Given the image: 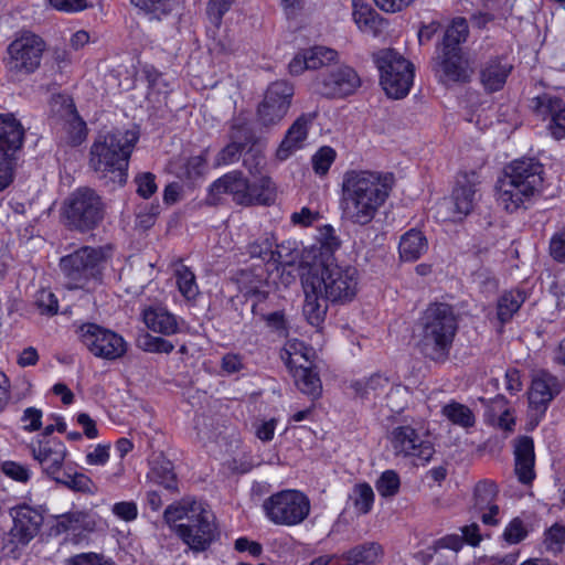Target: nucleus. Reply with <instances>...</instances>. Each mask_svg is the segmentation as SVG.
Listing matches in <instances>:
<instances>
[{
  "instance_id": "f257e3e1",
  "label": "nucleus",
  "mask_w": 565,
  "mask_h": 565,
  "mask_svg": "<svg viewBox=\"0 0 565 565\" xmlns=\"http://www.w3.org/2000/svg\"><path fill=\"white\" fill-rule=\"evenodd\" d=\"M305 294L303 315L313 327H320L328 312V302L344 305L358 294L359 271L350 265L333 262L315 263L301 276Z\"/></svg>"
},
{
  "instance_id": "f03ea898",
  "label": "nucleus",
  "mask_w": 565,
  "mask_h": 565,
  "mask_svg": "<svg viewBox=\"0 0 565 565\" xmlns=\"http://www.w3.org/2000/svg\"><path fill=\"white\" fill-rule=\"evenodd\" d=\"M394 185V175L372 170L351 169L341 183V220L352 225H369L385 204Z\"/></svg>"
},
{
  "instance_id": "7ed1b4c3",
  "label": "nucleus",
  "mask_w": 565,
  "mask_h": 565,
  "mask_svg": "<svg viewBox=\"0 0 565 565\" xmlns=\"http://www.w3.org/2000/svg\"><path fill=\"white\" fill-rule=\"evenodd\" d=\"M139 140L136 130H115L99 135L89 151V167L105 185L122 186L132 150Z\"/></svg>"
},
{
  "instance_id": "20e7f679",
  "label": "nucleus",
  "mask_w": 565,
  "mask_h": 565,
  "mask_svg": "<svg viewBox=\"0 0 565 565\" xmlns=\"http://www.w3.org/2000/svg\"><path fill=\"white\" fill-rule=\"evenodd\" d=\"M163 518L168 524H174L178 536L193 552L207 550L217 536L215 516L203 502L182 500L169 505Z\"/></svg>"
},
{
  "instance_id": "39448f33",
  "label": "nucleus",
  "mask_w": 565,
  "mask_h": 565,
  "mask_svg": "<svg viewBox=\"0 0 565 565\" xmlns=\"http://www.w3.org/2000/svg\"><path fill=\"white\" fill-rule=\"evenodd\" d=\"M457 329L458 322L451 306L441 302L428 306L419 322V351L433 361L446 360Z\"/></svg>"
},
{
  "instance_id": "423d86ee",
  "label": "nucleus",
  "mask_w": 565,
  "mask_h": 565,
  "mask_svg": "<svg viewBox=\"0 0 565 565\" xmlns=\"http://www.w3.org/2000/svg\"><path fill=\"white\" fill-rule=\"evenodd\" d=\"M543 166L535 159L514 160L500 181L498 201L507 211L513 212L533 196L543 183Z\"/></svg>"
},
{
  "instance_id": "0eeeda50",
  "label": "nucleus",
  "mask_w": 565,
  "mask_h": 565,
  "mask_svg": "<svg viewBox=\"0 0 565 565\" xmlns=\"http://www.w3.org/2000/svg\"><path fill=\"white\" fill-rule=\"evenodd\" d=\"M223 194H230L241 205H269L275 201L276 190L268 177L249 183L241 171H232L215 180L209 189V202L217 204Z\"/></svg>"
},
{
  "instance_id": "6e6552de",
  "label": "nucleus",
  "mask_w": 565,
  "mask_h": 565,
  "mask_svg": "<svg viewBox=\"0 0 565 565\" xmlns=\"http://www.w3.org/2000/svg\"><path fill=\"white\" fill-rule=\"evenodd\" d=\"M111 256L110 246H83L64 256L60 267L70 289H89L90 284L100 282L103 270Z\"/></svg>"
},
{
  "instance_id": "1a4fd4ad",
  "label": "nucleus",
  "mask_w": 565,
  "mask_h": 565,
  "mask_svg": "<svg viewBox=\"0 0 565 565\" xmlns=\"http://www.w3.org/2000/svg\"><path fill=\"white\" fill-rule=\"evenodd\" d=\"M105 213L106 204L102 196L87 186L72 192L63 205L66 225L82 233L96 228L103 222Z\"/></svg>"
},
{
  "instance_id": "9d476101",
  "label": "nucleus",
  "mask_w": 565,
  "mask_h": 565,
  "mask_svg": "<svg viewBox=\"0 0 565 565\" xmlns=\"http://www.w3.org/2000/svg\"><path fill=\"white\" fill-rule=\"evenodd\" d=\"M373 61L380 72V84L387 97H406L413 85L414 65L393 49L374 53Z\"/></svg>"
},
{
  "instance_id": "9b49d317",
  "label": "nucleus",
  "mask_w": 565,
  "mask_h": 565,
  "mask_svg": "<svg viewBox=\"0 0 565 565\" xmlns=\"http://www.w3.org/2000/svg\"><path fill=\"white\" fill-rule=\"evenodd\" d=\"M263 508L274 524L294 526L308 518L311 504L308 495L299 490H281L267 498Z\"/></svg>"
},
{
  "instance_id": "f8f14e48",
  "label": "nucleus",
  "mask_w": 565,
  "mask_h": 565,
  "mask_svg": "<svg viewBox=\"0 0 565 565\" xmlns=\"http://www.w3.org/2000/svg\"><path fill=\"white\" fill-rule=\"evenodd\" d=\"M44 50L43 40L31 32L17 38L7 49L4 66L8 74L12 78H20L34 73L41 64Z\"/></svg>"
},
{
  "instance_id": "ddd939ff",
  "label": "nucleus",
  "mask_w": 565,
  "mask_h": 565,
  "mask_svg": "<svg viewBox=\"0 0 565 565\" xmlns=\"http://www.w3.org/2000/svg\"><path fill=\"white\" fill-rule=\"evenodd\" d=\"M82 344L95 358L116 361L121 359L128 350L126 340L117 332L96 323H83L77 329Z\"/></svg>"
},
{
  "instance_id": "4468645a",
  "label": "nucleus",
  "mask_w": 565,
  "mask_h": 565,
  "mask_svg": "<svg viewBox=\"0 0 565 565\" xmlns=\"http://www.w3.org/2000/svg\"><path fill=\"white\" fill-rule=\"evenodd\" d=\"M294 86L287 81L271 83L258 105L256 120L265 128L277 126L287 115L294 96Z\"/></svg>"
},
{
  "instance_id": "2eb2a0df",
  "label": "nucleus",
  "mask_w": 565,
  "mask_h": 565,
  "mask_svg": "<svg viewBox=\"0 0 565 565\" xmlns=\"http://www.w3.org/2000/svg\"><path fill=\"white\" fill-rule=\"evenodd\" d=\"M361 85L358 73L350 66H338L317 75L315 90L327 98H343Z\"/></svg>"
},
{
  "instance_id": "dca6fc26",
  "label": "nucleus",
  "mask_w": 565,
  "mask_h": 565,
  "mask_svg": "<svg viewBox=\"0 0 565 565\" xmlns=\"http://www.w3.org/2000/svg\"><path fill=\"white\" fill-rule=\"evenodd\" d=\"M238 281L242 285L244 294L246 296L254 297L257 300L252 306V312L266 321L268 327L277 331L285 330L286 320L282 311H274L266 315L259 308V302L264 301L268 296V291L265 289L267 286V276L265 271L263 269L260 273H254V270H242Z\"/></svg>"
},
{
  "instance_id": "f3484780",
  "label": "nucleus",
  "mask_w": 565,
  "mask_h": 565,
  "mask_svg": "<svg viewBox=\"0 0 565 565\" xmlns=\"http://www.w3.org/2000/svg\"><path fill=\"white\" fill-rule=\"evenodd\" d=\"M392 447L397 456L413 457L422 463L428 462L434 452L429 440L423 439L417 429L411 425H399L390 434Z\"/></svg>"
},
{
  "instance_id": "a211bd4d",
  "label": "nucleus",
  "mask_w": 565,
  "mask_h": 565,
  "mask_svg": "<svg viewBox=\"0 0 565 565\" xmlns=\"http://www.w3.org/2000/svg\"><path fill=\"white\" fill-rule=\"evenodd\" d=\"M559 393L558 379L547 372H542L532 380L529 390V406L531 409V428L539 425L545 415L550 403Z\"/></svg>"
},
{
  "instance_id": "6ab92c4d",
  "label": "nucleus",
  "mask_w": 565,
  "mask_h": 565,
  "mask_svg": "<svg viewBox=\"0 0 565 565\" xmlns=\"http://www.w3.org/2000/svg\"><path fill=\"white\" fill-rule=\"evenodd\" d=\"M479 174L476 171L462 172L458 175L456 186L450 200H446L443 205L452 206L451 221H460L473 210L478 200Z\"/></svg>"
},
{
  "instance_id": "aec40b11",
  "label": "nucleus",
  "mask_w": 565,
  "mask_h": 565,
  "mask_svg": "<svg viewBox=\"0 0 565 565\" xmlns=\"http://www.w3.org/2000/svg\"><path fill=\"white\" fill-rule=\"evenodd\" d=\"M532 108L536 116L548 120L547 129L559 140L565 137V103L551 94H543L532 99Z\"/></svg>"
},
{
  "instance_id": "412c9836",
  "label": "nucleus",
  "mask_w": 565,
  "mask_h": 565,
  "mask_svg": "<svg viewBox=\"0 0 565 565\" xmlns=\"http://www.w3.org/2000/svg\"><path fill=\"white\" fill-rule=\"evenodd\" d=\"M10 515L13 520L10 535L13 541L22 545H26L39 534L44 521L42 513L29 505L12 508Z\"/></svg>"
},
{
  "instance_id": "4be33fe9",
  "label": "nucleus",
  "mask_w": 565,
  "mask_h": 565,
  "mask_svg": "<svg viewBox=\"0 0 565 565\" xmlns=\"http://www.w3.org/2000/svg\"><path fill=\"white\" fill-rule=\"evenodd\" d=\"M66 447L56 438L39 440L32 445V455L45 472L53 480L60 475L65 457Z\"/></svg>"
},
{
  "instance_id": "5701e85b",
  "label": "nucleus",
  "mask_w": 565,
  "mask_h": 565,
  "mask_svg": "<svg viewBox=\"0 0 565 565\" xmlns=\"http://www.w3.org/2000/svg\"><path fill=\"white\" fill-rule=\"evenodd\" d=\"M436 72L445 84L466 83L472 74L469 62L461 51H440Z\"/></svg>"
},
{
  "instance_id": "b1692460",
  "label": "nucleus",
  "mask_w": 565,
  "mask_h": 565,
  "mask_svg": "<svg viewBox=\"0 0 565 565\" xmlns=\"http://www.w3.org/2000/svg\"><path fill=\"white\" fill-rule=\"evenodd\" d=\"M316 116V113L302 114L292 122L276 150V158L279 161L287 160L296 150L303 147Z\"/></svg>"
},
{
  "instance_id": "393cba45",
  "label": "nucleus",
  "mask_w": 565,
  "mask_h": 565,
  "mask_svg": "<svg viewBox=\"0 0 565 565\" xmlns=\"http://www.w3.org/2000/svg\"><path fill=\"white\" fill-rule=\"evenodd\" d=\"M515 473L520 482L529 484L535 478L534 441L530 436H519L513 440Z\"/></svg>"
},
{
  "instance_id": "a878e982",
  "label": "nucleus",
  "mask_w": 565,
  "mask_h": 565,
  "mask_svg": "<svg viewBox=\"0 0 565 565\" xmlns=\"http://www.w3.org/2000/svg\"><path fill=\"white\" fill-rule=\"evenodd\" d=\"M513 66L504 57H491L480 66V82L484 90L495 93L503 88Z\"/></svg>"
},
{
  "instance_id": "bb28decb",
  "label": "nucleus",
  "mask_w": 565,
  "mask_h": 565,
  "mask_svg": "<svg viewBox=\"0 0 565 565\" xmlns=\"http://www.w3.org/2000/svg\"><path fill=\"white\" fill-rule=\"evenodd\" d=\"M24 128L11 114H0V153L17 154L24 141Z\"/></svg>"
},
{
  "instance_id": "cd10ccee",
  "label": "nucleus",
  "mask_w": 565,
  "mask_h": 565,
  "mask_svg": "<svg viewBox=\"0 0 565 565\" xmlns=\"http://www.w3.org/2000/svg\"><path fill=\"white\" fill-rule=\"evenodd\" d=\"M52 107L67 125V129L74 135V140L82 141L86 136V124L79 117L73 100L67 96L58 95L53 98Z\"/></svg>"
},
{
  "instance_id": "c85d7f7f",
  "label": "nucleus",
  "mask_w": 565,
  "mask_h": 565,
  "mask_svg": "<svg viewBox=\"0 0 565 565\" xmlns=\"http://www.w3.org/2000/svg\"><path fill=\"white\" fill-rule=\"evenodd\" d=\"M384 556V550L377 542H364L344 552L340 558L343 565H377Z\"/></svg>"
},
{
  "instance_id": "c756f323",
  "label": "nucleus",
  "mask_w": 565,
  "mask_h": 565,
  "mask_svg": "<svg viewBox=\"0 0 565 565\" xmlns=\"http://www.w3.org/2000/svg\"><path fill=\"white\" fill-rule=\"evenodd\" d=\"M143 322L153 332L171 335L178 332L175 317L162 307H150L143 310Z\"/></svg>"
},
{
  "instance_id": "7c9ffc66",
  "label": "nucleus",
  "mask_w": 565,
  "mask_h": 565,
  "mask_svg": "<svg viewBox=\"0 0 565 565\" xmlns=\"http://www.w3.org/2000/svg\"><path fill=\"white\" fill-rule=\"evenodd\" d=\"M353 19L358 28L362 32L373 36L380 35L386 26L384 19L367 6L359 7L355 1L353 2Z\"/></svg>"
},
{
  "instance_id": "2f4dec72",
  "label": "nucleus",
  "mask_w": 565,
  "mask_h": 565,
  "mask_svg": "<svg viewBox=\"0 0 565 565\" xmlns=\"http://www.w3.org/2000/svg\"><path fill=\"white\" fill-rule=\"evenodd\" d=\"M427 239L423 233L409 230L401 237L399 256L405 262H415L427 250Z\"/></svg>"
},
{
  "instance_id": "473e14b6",
  "label": "nucleus",
  "mask_w": 565,
  "mask_h": 565,
  "mask_svg": "<svg viewBox=\"0 0 565 565\" xmlns=\"http://www.w3.org/2000/svg\"><path fill=\"white\" fill-rule=\"evenodd\" d=\"M526 295L522 290H509L502 294L497 303V317L501 324L509 322L525 301Z\"/></svg>"
},
{
  "instance_id": "72a5a7b5",
  "label": "nucleus",
  "mask_w": 565,
  "mask_h": 565,
  "mask_svg": "<svg viewBox=\"0 0 565 565\" xmlns=\"http://www.w3.org/2000/svg\"><path fill=\"white\" fill-rule=\"evenodd\" d=\"M469 28L466 19L456 18L446 29L440 51H461L460 44L466 42Z\"/></svg>"
},
{
  "instance_id": "f704fd0d",
  "label": "nucleus",
  "mask_w": 565,
  "mask_h": 565,
  "mask_svg": "<svg viewBox=\"0 0 565 565\" xmlns=\"http://www.w3.org/2000/svg\"><path fill=\"white\" fill-rule=\"evenodd\" d=\"M291 376L301 393L311 396L312 398L320 396L322 384L315 367L295 371V373H291Z\"/></svg>"
},
{
  "instance_id": "c9c22d12",
  "label": "nucleus",
  "mask_w": 565,
  "mask_h": 565,
  "mask_svg": "<svg viewBox=\"0 0 565 565\" xmlns=\"http://www.w3.org/2000/svg\"><path fill=\"white\" fill-rule=\"evenodd\" d=\"M352 388L361 398L371 399L379 396L380 392L388 386V379L381 374H373L352 383Z\"/></svg>"
},
{
  "instance_id": "e433bc0d",
  "label": "nucleus",
  "mask_w": 565,
  "mask_h": 565,
  "mask_svg": "<svg viewBox=\"0 0 565 565\" xmlns=\"http://www.w3.org/2000/svg\"><path fill=\"white\" fill-rule=\"evenodd\" d=\"M443 415L454 425L470 428L475 425L476 418L472 411L460 403L451 402L443 407Z\"/></svg>"
},
{
  "instance_id": "4c0bfd02",
  "label": "nucleus",
  "mask_w": 565,
  "mask_h": 565,
  "mask_svg": "<svg viewBox=\"0 0 565 565\" xmlns=\"http://www.w3.org/2000/svg\"><path fill=\"white\" fill-rule=\"evenodd\" d=\"M54 481L60 484H63L67 489L75 491V492L92 494L96 490V487H95L93 480L88 476H86L82 472H74V473L64 472L63 476L58 475L54 479Z\"/></svg>"
},
{
  "instance_id": "58836bf2",
  "label": "nucleus",
  "mask_w": 565,
  "mask_h": 565,
  "mask_svg": "<svg viewBox=\"0 0 565 565\" xmlns=\"http://www.w3.org/2000/svg\"><path fill=\"white\" fill-rule=\"evenodd\" d=\"M355 511L359 514H367L374 502V492L369 483H358L349 495Z\"/></svg>"
},
{
  "instance_id": "ea45409f",
  "label": "nucleus",
  "mask_w": 565,
  "mask_h": 565,
  "mask_svg": "<svg viewBox=\"0 0 565 565\" xmlns=\"http://www.w3.org/2000/svg\"><path fill=\"white\" fill-rule=\"evenodd\" d=\"M274 241L271 237H260L253 243L248 244L247 253L253 258H259L265 263L278 262L280 254L273 249Z\"/></svg>"
},
{
  "instance_id": "a19ab883",
  "label": "nucleus",
  "mask_w": 565,
  "mask_h": 565,
  "mask_svg": "<svg viewBox=\"0 0 565 565\" xmlns=\"http://www.w3.org/2000/svg\"><path fill=\"white\" fill-rule=\"evenodd\" d=\"M175 278L179 291L184 298L191 300L199 295V287L195 280V275L189 267L180 265L175 269Z\"/></svg>"
},
{
  "instance_id": "79ce46f5",
  "label": "nucleus",
  "mask_w": 565,
  "mask_h": 565,
  "mask_svg": "<svg viewBox=\"0 0 565 565\" xmlns=\"http://www.w3.org/2000/svg\"><path fill=\"white\" fill-rule=\"evenodd\" d=\"M498 495V488L494 482L489 480L480 481L475 487V508L483 511L488 505L494 504Z\"/></svg>"
},
{
  "instance_id": "37998d69",
  "label": "nucleus",
  "mask_w": 565,
  "mask_h": 565,
  "mask_svg": "<svg viewBox=\"0 0 565 565\" xmlns=\"http://www.w3.org/2000/svg\"><path fill=\"white\" fill-rule=\"evenodd\" d=\"M92 524L93 522L89 514L84 511L67 512L57 518V527H61L64 531L89 529Z\"/></svg>"
},
{
  "instance_id": "c03bdc74",
  "label": "nucleus",
  "mask_w": 565,
  "mask_h": 565,
  "mask_svg": "<svg viewBox=\"0 0 565 565\" xmlns=\"http://www.w3.org/2000/svg\"><path fill=\"white\" fill-rule=\"evenodd\" d=\"M409 399V390L401 384L392 386L385 396L386 407L392 413L403 412L407 407Z\"/></svg>"
},
{
  "instance_id": "a18cd8bd",
  "label": "nucleus",
  "mask_w": 565,
  "mask_h": 565,
  "mask_svg": "<svg viewBox=\"0 0 565 565\" xmlns=\"http://www.w3.org/2000/svg\"><path fill=\"white\" fill-rule=\"evenodd\" d=\"M399 486V477L394 470L384 471L375 483L377 492L384 498L394 497L398 492Z\"/></svg>"
},
{
  "instance_id": "49530a36",
  "label": "nucleus",
  "mask_w": 565,
  "mask_h": 565,
  "mask_svg": "<svg viewBox=\"0 0 565 565\" xmlns=\"http://www.w3.org/2000/svg\"><path fill=\"white\" fill-rule=\"evenodd\" d=\"M337 152L329 146L321 147L311 158L313 171L317 174L324 175L334 162Z\"/></svg>"
},
{
  "instance_id": "de8ad7c7",
  "label": "nucleus",
  "mask_w": 565,
  "mask_h": 565,
  "mask_svg": "<svg viewBox=\"0 0 565 565\" xmlns=\"http://www.w3.org/2000/svg\"><path fill=\"white\" fill-rule=\"evenodd\" d=\"M17 166V154L0 153V191H4L13 182Z\"/></svg>"
},
{
  "instance_id": "09e8293b",
  "label": "nucleus",
  "mask_w": 565,
  "mask_h": 565,
  "mask_svg": "<svg viewBox=\"0 0 565 565\" xmlns=\"http://www.w3.org/2000/svg\"><path fill=\"white\" fill-rule=\"evenodd\" d=\"M307 51L309 67L312 70L319 68L324 64L335 61L338 57L337 51L326 46H315Z\"/></svg>"
},
{
  "instance_id": "8fccbe9b",
  "label": "nucleus",
  "mask_w": 565,
  "mask_h": 565,
  "mask_svg": "<svg viewBox=\"0 0 565 565\" xmlns=\"http://www.w3.org/2000/svg\"><path fill=\"white\" fill-rule=\"evenodd\" d=\"M544 544L554 554L562 552L565 545V526L557 523L552 525L545 533Z\"/></svg>"
},
{
  "instance_id": "3c124183",
  "label": "nucleus",
  "mask_w": 565,
  "mask_h": 565,
  "mask_svg": "<svg viewBox=\"0 0 565 565\" xmlns=\"http://www.w3.org/2000/svg\"><path fill=\"white\" fill-rule=\"evenodd\" d=\"M233 141L224 147L216 157L217 164H230L238 160L242 151L245 148V143L237 141L238 137L233 136Z\"/></svg>"
},
{
  "instance_id": "603ef678",
  "label": "nucleus",
  "mask_w": 565,
  "mask_h": 565,
  "mask_svg": "<svg viewBox=\"0 0 565 565\" xmlns=\"http://www.w3.org/2000/svg\"><path fill=\"white\" fill-rule=\"evenodd\" d=\"M152 472L157 478V481L166 489H177V479L170 461H163L161 465L153 467Z\"/></svg>"
},
{
  "instance_id": "864d4df0",
  "label": "nucleus",
  "mask_w": 565,
  "mask_h": 565,
  "mask_svg": "<svg viewBox=\"0 0 565 565\" xmlns=\"http://www.w3.org/2000/svg\"><path fill=\"white\" fill-rule=\"evenodd\" d=\"M527 535V529L520 518H514L505 527L503 539L509 544H518Z\"/></svg>"
},
{
  "instance_id": "5fc2aeb1",
  "label": "nucleus",
  "mask_w": 565,
  "mask_h": 565,
  "mask_svg": "<svg viewBox=\"0 0 565 565\" xmlns=\"http://www.w3.org/2000/svg\"><path fill=\"white\" fill-rule=\"evenodd\" d=\"M235 0H210L207 3V15L210 21L220 26L224 14L231 9Z\"/></svg>"
},
{
  "instance_id": "6e6d98bb",
  "label": "nucleus",
  "mask_w": 565,
  "mask_h": 565,
  "mask_svg": "<svg viewBox=\"0 0 565 565\" xmlns=\"http://www.w3.org/2000/svg\"><path fill=\"white\" fill-rule=\"evenodd\" d=\"M141 348L152 353H170L174 349V344L160 337L147 334L141 342Z\"/></svg>"
},
{
  "instance_id": "4d7b16f0",
  "label": "nucleus",
  "mask_w": 565,
  "mask_h": 565,
  "mask_svg": "<svg viewBox=\"0 0 565 565\" xmlns=\"http://www.w3.org/2000/svg\"><path fill=\"white\" fill-rule=\"evenodd\" d=\"M156 177L151 172H143L136 177L137 193L143 199L150 198L157 191Z\"/></svg>"
},
{
  "instance_id": "13d9d810",
  "label": "nucleus",
  "mask_w": 565,
  "mask_h": 565,
  "mask_svg": "<svg viewBox=\"0 0 565 565\" xmlns=\"http://www.w3.org/2000/svg\"><path fill=\"white\" fill-rule=\"evenodd\" d=\"M36 306L43 315H56L58 301L56 296L50 290H41L36 298Z\"/></svg>"
},
{
  "instance_id": "bf43d9fd",
  "label": "nucleus",
  "mask_w": 565,
  "mask_h": 565,
  "mask_svg": "<svg viewBox=\"0 0 565 565\" xmlns=\"http://www.w3.org/2000/svg\"><path fill=\"white\" fill-rule=\"evenodd\" d=\"M131 3L147 12L166 14L171 10L172 0H130Z\"/></svg>"
},
{
  "instance_id": "052dcab7",
  "label": "nucleus",
  "mask_w": 565,
  "mask_h": 565,
  "mask_svg": "<svg viewBox=\"0 0 565 565\" xmlns=\"http://www.w3.org/2000/svg\"><path fill=\"white\" fill-rule=\"evenodd\" d=\"M1 470L6 476L19 482H28L31 476L30 470L25 466L15 461L3 462Z\"/></svg>"
},
{
  "instance_id": "680f3d73",
  "label": "nucleus",
  "mask_w": 565,
  "mask_h": 565,
  "mask_svg": "<svg viewBox=\"0 0 565 565\" xmlns=\"http://www.w3.org/2000/svg\"><path fill=\"white\" fill-rule=\"evenodd\" d=\"M312 349L308 348L305 342L299 341L297 339L289 340L285 344L284 349L280 352L281 360L287 363L288 358H296L303 354H311Z\"/></svg>"
},
{
  "instance_id": "e2e57ef3",
  "label": "nucleus",
  "mask_w": 565,
  "mask_h": 565,
  "mask_svg": "<svg viewBox=\"0 0 565 565\" xmlns=\"http://www.w3.org/2000/svg\"><path fill=\"white\" fill-rule=\"evenodd\" d=\"M319 242L326 253H333L340 246V239L332 226L326 225L320 230Z\"/></svg>"
},
{
  "instance_id": "0e129e2a",
  "label": "nucleus",
  "mask_w": 565,
  "mask_h": 565,
  "mask_svg": "<svg viewBox=\"0 0 565 565\" xmlns=\"http://www.w3.org/2000/svg\"><path fill=\"white\" fill-rule=\"evenodd\" d=\"M550 255L555 262L565 263V232H557L552 236Z\"/></svg>"
},
{
  "instance_id": "69168bd1",
  "label": "nucleus",
  "mask_w": 565,
  "mask_h": 565,
  "mask_svg": "<svg viewBox=\"0 0 565 565\" xmlns=\"http://www.w3.org/2000/svg\"><path fill=\"white\" fill-rule=\"evenodd\" d=\"M111 511L117 518L126 522L134 521L138 515L137 504L132 501L115 503Z\"/></svg>"
},
{
  "instance_id": "338daca9",
  "label": "nucleus",
  "mask_w": 565,
  "mask_h": 565,
  "mask_svg": "<svg viewBox=\"0 0 565 565\" xmlns=\"http://www.w3.org/2000/svg\"><path fill=\"white\" fill-rule=\"evenodd\" d=\"M479 402L487 407L488 414L491 417H495L501 414L503 411H508V399L503 395H497L492 399H487L484 397H479Z\"/></svg>"
},
{
  "instance_id": "774afa93",
  "label": "nucleus",
  "mask_w": 565,
  "mask_h": 565,
  "mask_svg": "<svg viewBox=\"0 0 565 565\" xmlns=\"http://www.w3.org/2000/svg\"><path fill=\"white\" fill-rule=\"evenodd\" d=\"M67 565H115L111 562L103 561L96 554H81L67 559Z\"/></svg>"
}]
</instances>
